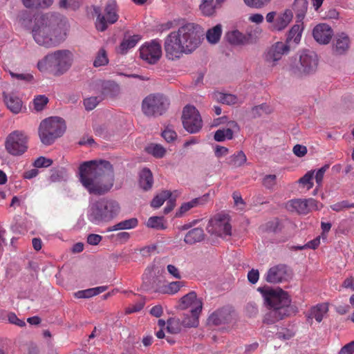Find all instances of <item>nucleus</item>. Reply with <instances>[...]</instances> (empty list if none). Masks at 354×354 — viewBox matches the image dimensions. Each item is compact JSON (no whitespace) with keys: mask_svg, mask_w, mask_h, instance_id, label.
<instances>
[{"mask_svg":"<svg viewBox=\"0 0 354 354\" xmlns=\"http://www.w3.org/2000/svg\"><path fill=\"white\" fill-rule=\"evenodd\" d=\"M79 180L90 194L105 195L115 183L113 167L104 160L84 162L79 167Z\"/></svg>","mask_w":354,"mask_h":354,"instance_id":"1","label":"nucleus"},{"mask_svg":"<svg viewBox=\"0 0 354 354\" xmlns=\"http://www.w3.org/2000/svg\"><path fill=\"white\" fill-rule=\"evenodd\" d=\"M198 26L192 23L180 26L177 31L170 32L165 39L164 49L166 57L177 60L183 54L193 52L200 44Z\"/></svg>","mask_w":354,"mask_h":354,"instance_id":"2","label":"nucleus"},{"mask_svg":"<svg viewBox=\"0 0 354 354\" xmlns=\"http://www.w3.org/2000/svg\"><path fill=\"white\" fill-rule=\"evenodd\" d=\"M34 41L46 48L59 46L64 40L59 15L55 13H46L37 15L31 28Z\"/></svg>","mask_w":354,"mask_h":354,"instance_id":"3","label":"nucleus"},{"mask_svg":"<svg viewBox=\"0 0 354 354\" xmlns=\"http://www.w3.org/2000/svg\"><path fill=\"white\" fill-rule=\"evenodd\" d=\"M258 291L262 294L265 303L269 307V311L264 316V323L274 324L298 311L296 306L291 305L288 294L281 288L259 287Z\"/></svg>","mask_w":354,"mask_h":354,"instance_id":"4","label":"nucleus"},{"mask_svg":"<svg viewBox=\"0 0 354 354\" xmlns=\"http://www.w3.org/2000/svg\"><path fill=\"white\" fill-rule=\"evenodd\" d=\"M73 62V54L66 49L57 50L48 53L37 62L41 72H49L55 76L66 73Z\"/></svg>","mask_w":354,"mask_h":354,"instance_id":"5","label":"nucleus"},{"mask_svg":"<svg viewBox=\"0 0 354 354\" xmlns=\"http://www.w3.org/2000/svg\"><path fill=\"white\" fill-rule=\"evenodd\" d=\"M120 211V205L117 201L102 198L89 205L87 218L91 223L99 225L110 222L119 214Z\"/></svg>","mask_w":354,"mask_h":354,"instance_id":"6","label":"nucleus"},{"mask_svg":"<svg viewBox=\"0 0 354 354\" xmlns=\"http://www.w3.org/2000/svg\"><path fill=\"white\" fill-rule=\"evenodd\" d=\"M66 130L64 120L59 117H50L42 120L39 127V136L45 145H52Z\"/></svg>","mask_w":354,"mask_h":354,"instance_id":"7","label":"nucleus"},{"mask_svg":"<svg viewBox=\"0 0 354 354\" xmlns=\"http://www.w3.org/2000/svg\"><path fill=\"white\" fill-rule=\"evenodd\" d=\"M169 106V99L160 93H152L145 97L142 102V111L147 117H158L163 115Z\"/></svg>","mask_w":354,"mask_h":354,"instance_id":"8","label":"nucleus"},{"mask_svg":"<svg viewBox=\"0 0 354 354\" xmlns=\"http://www.w3.org/2000/svg\"><path fill=\"white\" fill-rule=\"evenodd\" d=\"M318 57L317 54L309 50L301 51L291 64L292 71L297 75L311 74L317 70Z\"/></svg>","mask_w":354,"mask_h":354,"instance_id":"9","label":"nucleus"},{"mask_svg":"<svg viewBox=\"0 0 354 354\" xmlns=\"http://www.w3.org/2000/svg\"><path fill=\"white\" fill-rule=\"evenodd\" d=\"M95 12L97 14L95 27L101 32L106 30L109 25L115 24L119 18L118 8L115 0H109L106 3L103 13L98 12L97 9H95Z\"/></svg>","mask_w":354,"mask_h":354,"instance_id":"10","label":"nucleus"},{"mask_svg":"<svg viewBox=\"0 0 354 354\" xmlns=\"http://www.w3.org/2000/svg\"><path fill=\"white\" fill-rule=\"evenodd\" d=\"M28 136L23 131H14L6 138L5 147L8 153L12 156H21L28 149Z\"/></svg>","mask_w":354,"mask_h":354,"instance_id":"11","label":"nucleus"},{"mask_svg":"<svg viewBox=\"0 0 354 354\" xmlns=\"http://www.w3.org/2000/svg\"><path fill=\"white\" fill-rule=\"evenodd\" d=\"M206 230L208 233L216 236L222 237L230 236L232 227L229 216L223 214L215 215L209 221Z\"/></svg>","mask_w":354,"mask_h":354,"instance_id":"12","label":"nucleus"},{"mask_svg":"<svg viewBox=\"0 0 354 354\" xmlns=\"http://www.w3.org/2000/svg\"><path fill=\"white\" fill-rule=\"evenodd\" d=\"M290 51L288 42L277 41L268 47L263 54L264 62L270 66H274L282 57L288 55Z\"/></svg>","mask_w":354,"mask_h":354,"instance_id":"13","label":"nucleus"},{"mask_svg":"<svg viewBox=\"0 0 354 354\" xmlns=\"http://www.w3.org/2000/svg\"><path fill=\"white\" fill-rule=\"evenodd\" d=\"M184 128L190 133H196L202 127V119L198 110L193 106H186L182 115Z\"/></svg>","mask_w":354,"mask_h":354,"instance_id":"14","label":"nucleus"},{"mask_svg":"<svg viewBox=\"0 0 354 354\" xmlns=\"http://www.w3.org/2000/svg\"><path fill=\"white\" fill-rule=\"evenodd\" d=\"M140 56L150 64H156L162 56L160 44L156 40L145 43L140 48Z\"/></svg>","mask_w":354,"mask_h":354,"instance_id":"15","label":"nucleus"},{"mask_svg":"<svg viewBox=\"0 0 354 354\" xmlns=\"http://www.w3.org/2000/svg\"><path fill=\"white\" fill-rule=\"evenodd\" d=\"M291 277L290 270L284 264L270 268L265 274V279L270 283H277L288 280Z\"/></svg>","mask_w":354,"mask_h":354,"instance_id":"16","label":"nucleus"},{"mask_svg":"<svg viewBox=\"0 0 354 354\" xmlns=\"http://www.w3.org/2000/svg\"><path fill=\"white\" fill-rule=\"evenodd\" d=\"M316 201L309 199H292L286 205V209L291 212H296L299 214H306L310 209L315 206Z\"/></svg>","mask_w":354,"mask_h":354,"instance_id":"17","label":"nucleus"},{"mask_svg":"<svg viewBox=\"0 0 354 354\" xmlns=\"http://www.w3.org/2000/svg\"><path fill=\"white\" fill-rule=\"evenodd\" d=\"M155 268V266H149L145 271L142 277V288L146 290L159 291L161 281L156 275Z\"/></svg>","mask_w":354,"mask_h":354,"instance_id":"18","label":"nucleus"},{"mask_svg":"<svg viewBox=\"0 0 354 354\" xmlns=\"http://www.w3.org/2000/svg\"><path fill=\"white\" fill-rule=\"evenodd\" d=\"M180 307L181 309H187L190 308V311L201 313L203 308V301L201 299L197 297L196 293L195 292L192 291L181 298Z\"/></svg>","mask_w":354,"mask_h":354,"instance_id":"19","label":"nucleus"},{"mask_svg":"<svg viewBox=\"0 0 354 354\" xmlns=\"http://www.w3.org/2000/svg\"><path fill=\"white\" fill-rule=\"evenodd\" d=\"M313 35L318 43L327 44L330 42L333 35V31L330 26L326 24H320L314 28Z\"/></svg>","mask_w":354,"mask_h":354,"instance_id":"20","label":"nucleus"},{"mask_svg":"<svg viewBox=\"0 0 354 354\" xmlns=\"http://www.w3.org/2000/svg\"><path fill=\"white\" fill-rule=\"evenodd\" d=\"M231 311L227 308H222L214 312L208 317L209 324L218 326L231 322Z\"/></svg>","mask_w":354,"mask_h":354,"instance_id":"21","label":"nucleus"},{"mask_svg":"<svg viewBox=\"0 0 354 354\" xmlns=\"http://www.w3.org/2000/svg\"><path fill=\"white\" fill-rule=\"evenodd\" d=\"M209 193H207L202 196L194 198L189 202L183 203L178 211L176 212V216L180 217L192 208L205 205L208 203L209 200Z\"/></svg>","mask_w":354,"mask_h":354,"instance_id":"22","label":"nucleus"},{"mask_svg":"<svg viewBox=\"0 0 354 354\" xmlns=\"http://www.w3.org/2000/svg\"><path fill=\"white\" fill-rule=\"evenodd\" d=\"M293 17V12L291 9H286L283 12L277 14V18L270 29L273 31H281L290 23Z\"/></svg>","mask_w":354,"mask_h":354,"instance_id":"23","label":"nucleus"},{"mask_svg":"<svg viewBox=\"0 0 354 354\" xmlns=\"http://www.w3.org/2000/svg\"><path fill=\"white\" fill-rule=\"evenodd\" d=\"M227 128L218 129L214 136V139L217 142H223L225 140H232L234 137V132L239 131V127L235 121H230L227 123Z\"/></svg>","mask_w":354,"mask_h":354,"instance_id":"24","label":"nucleus"},{"mask_svg":"<svg viewBox=\"0 0 354 354\" xmlns=\"http://www.w3.org/2000/svg\"><path fill=\"white\" fill-rule=\"evenodd\" d=\"M350 40L347 35L342 33L336 37L333 42V50L337 55L344 54L349 48Z\"/></svg>","mask_w":354,"mask_h":354,"instance_id":"25","label":"nucleus"},{"mask_svg":"<svg viewBox=\"0 0 354 354\" xmlns=\"http://www.w3.org/2000/svg\"><path fill=\"white\" fill-rule=\"evenodd\" d=\"M5 103L7 107L13 113H18L21 111L22 107V102L17 96L13 93H3Z\"/></svg>","mask_w":354,"mask_h":354,"instance_id":"26","label":"nucleus"},{"mask_svg":"<svg viewBox=\"0 0 354 354\" xmlns=\"http://www.w3.org/2000/svg\"><path fill=\"white\" fill-rule=\"evenodd\" d=\"M153 183V175L148 168H144L140 173L139 185L144 191L151 189Z\"/></svg>","mask_w":354,"mask_h":354,"instance_id":"27","label":"nucleus"},{"mask_svg":"<svg viewBox=\"0 0 354 354\" xmlns=\"http://www.w3.org/2000/svg\"><path fill=\"white\" fill-rule=\"evenodd\" d=\"M328 311V306L327 304H317L311 308L308 318L310 319L315 318L317 322H321Z\"/></svg>","mask_w":354,"mask_h":354,"instance_id":"28","label":"nucleus"},{"mask_svg":"<svg viewBox=\"0 0 354 354\" xmlns=\"http://www.w3.org/2000/svg\"><path fill=\"white\" fill-rule=\"evenodd\" d=\"M205 238L203 230L200 227L189 230L185 235L184 241L186 243L193 245L202 241Z\"/></svg>","mask_w":354,"mask_h":354,"instance_id":"29","label":"nucleus"},{"mask_svg":"<svg viewBox=\"0 0 354 354\" xmlns=\"http://www.w3.org/2000/svg\"><path fill=\"white\" fill-rule=\"evenodd\" d=\"M247 161L245 154L243 151H239L233 155L229 156L225 162L232 168H238L243 166Z\"/></svg>","mask_w":354,"mask_h":354,"instance_id":"30","label":"nucleus"},{"mask_svg":"<svg viewBox=\"0 0 354 354\" xmlns=\"http://www.w3.org/2000/svg\"><path fill=\"white\" fill-rule=\"evenodd\" d=\"M308 8L306 0H295L292 6V11H294L297 18V22H301L304 19Z\"/></svg>","mask_w":354,"mask_h":354,"instance_id":"31","label":"nucleus"},{"mask_svg":"<svg viewBox=\"0 0 354 354\" xmlns=\"http://www.w3.org/2000/svg\"><path fill=\"white\" fill-rule=\"evenodd\" d=\"M138 225V221L136 218L122 221L108 229L109 232L122 230H131L136 227Z\"/></svg>","mask_w":354,"mask_h":354,"instance_id":"32","label":"nucleus"},{"mask_svg":"<svg viewBox=\"0 0 354 354\" xmlns=\"http://www.w3.org/2000/svg\"><path fill=\"white\" fill-rule=\"evenodd\" d=\"M226 39L230 44L234 45H245L246 40L245 34L238 30H234L228 32L225 35Z\"/></svg>","mask_w":354,"mask_h":354,"instance_id":"33","label":"nucleus"},{"mask_svg":"<svg viewBox=\"0 0 354 354\" xmlns=\"http://www.w3.org/2000/svg\"><path fill=\"white\" fill-rule=\"evenodd\" d=\"M140 39V37L138 35L124 39L118 47V52L121 54H125L129 49L133 48Z\"/></svg>","mask_w":354,"mask_h":354,"instance_id":"34","label":"nucleus"},{"mask_svg":"<svg viewBox=\"0 0 354 354\" xmlns=\"http://www.w3.org/2000/svg\"><path fill=\"white\" fill-rule=\"evenodd\" d=\"M201 313H195L190 311L189 314H184L183 318L181 320V324L183 326L191 328L197 327L198 325V317Z\"/></svg>","mask_w":354,"mask_h":354,"instance_id":"35","label":"nucleus"},{"mask_svg":"<svg viewBox=\"0 0 354 354\" xmlns=\"http://www.w3.org/2000/svg\"><path fill=\"white\" fill-rule=\"evenodd\" d=\"M262 32V29L258 26L248 28L245 34L246 44L256 43L261 35Z\"/></svg>","mask_w":354,"mask_h":354,"instance_id":"36","label":"nucleus"},{"mask_svg":"<svg viewBox=\"0 0 354 354\" xmlns=\"http://www.w3.org/2000/svg\"><path fill=\"white\" fill-rule=\"evenodd\" d=\"M222 34V26L217 24L212 28H209L206 33V38L211 44H216Z\"/></svg>","mask_w":354,"mask_h":354,"instance_id":"37","label":"nucleus"},{"mask_svg":"<svg viewBox=\"0 0 354 354\" xmlns=\"http://www.w3.org/2000/svg\"><path fill=\"white\" fill-rule=\"evenodd\" d=\"M214 96L216 101L227 105H233L238 102V97L232 94L216 92Z\"/></svg>","mask_w":354,"mask_h":354,"instance_id":"38","label":"nucleus"},{"mask_svg":"<svg viewBox=\"0 0 354 354\" xmlns=\"http://www.w3.org/2000/svg\"><path fill=\"white\" fill-rule=\"evenodd\" d=\"M302 32V28L299 24L294 25L289 30L286 40L284 42H289L294 41L296 44H298L301 39Z\"/></svg>","mask_w":354,"mask_h":354,"instance_id":"39","label":"nucleus"},{"mask_svg":"<svg viewBox=\"0 0 354 354\" xmlns=\"http://www.w3.org/2000/svg\"><path fill=\"white\" fill-rule=\"evenodd\" d=\"M102 93L106 95H115L119 93L120 86L113 81H106L102 83Z\"/></svg>","mask_w":354,"mask_h":354,"instance_id":"40","label":"nucleus"},{"mask_svg":"<svg viewBox=\"0 0 354 354\" xmlns=\"http://www.w3.org/2000/svg\"><path fill=\"white\" fill-rule=\"evenodd\" d=\"M171 192L168 190H164L157 194L151 201V205L154 208L160 207L167 199H169Z\"/></svg>","mask_w":354,"mask_h":354,"instance_id":"41","label":"nucleus"},{"mask_svg":"<svg viewBox=\"0 0 354 354\" xmlns=\"http://www.w3.org/2000/svg\"><path fill=\"white\" fill-rule=\"evenodd\" d=\"M23 4L26 8H48L50 6L53 0H22Z\"/></svg>","mask_w":354,"mask_h":354,"instance_id":"42","label":"nucleus"},{"mask_svg":"<svg viewBox=\"0 0 354 354\" xmlns=\"http://www.w3.org/2000/svg\"><path fill=\"white\" fill-rule=\"evenodd\" d=\"M199 8L203 15L205 16H212L216 12L214 0H203Z\"/></svg>","mask_w":354,"mask_h":354,"instance_id":"43","label":"nucleus"},{"mask_svg":"<svg viewBox=\"0 0 354 354\" xmlns=\"http://www.w3.org/2000/svg\"><path fill=\"white\" fill-rule=\"evenodd\" d=\"M146 149L149 153L156 158H162L166 153V149L158 144H151Z\"/></svg>","mask_w":354,"mask_h":354,"instance_id":"44","label":"nucleus"},{"mask_svg":"<svg viewBox=\"0 0 354 354\" xmlns=\"http://www.w3.org/2000/svg\"><path fill=\"white\" fill-rule=\"evenodd\" d=\"M167 331L171 334H177L181 330V321L176 318H169L167 320Z\"/></svg>","mask_w":354,"mask_h":354,"instance_id":"45","label":"nucleus"},{"mask_svg":"<svg viewBox=\"0 0 354 354\" xmlns=\"http://www.w3.org/2000/svg\"><path fill=\"white\" fill-rule=\"evenodd\" d=\"M109 63V59L107 57L106 52L104 49L101 48L93 62V66L95 67H100L102 66H105Z\"/></svg>","mask_w":354,"mask_h":354,"instance_id":"46","label":"nucleus"},{"mask_svg":"<svg viewBox=\"0 0 354 354\" xmlns=\"http://www.w3.org/2000/svg\"><path fill=\"white\" fill-rule=\"evenodd\" d=\"M271 112L270 106L263 103L258 106H254L251 110V115L253 118L261 116L263 113L268 114Z\"/></svg>","mask_w":354,"mask_h":354,"instance_id":"47","label":"nucleus"},{"mask_svg":"<svg viewBox=\"0 0 354 354\" xmlns=\"http://www.w3.org/2000/svg\"><path fill=\"white\" fill-rule=\"evenodd\" d=\"M147 226L148 227L154 228L156 230L164 229L165 226L162 223V217H160V216L150 217L147 222Z\"/></svg>","mask_w":354,"mask_h":354,"instance_id":"48","label":"nucleus"},{"mask_svg":"<svg viewBox=\"0 0 354 354\" xmlns=\"http://www.w3.org/2000/svg\"><path fill=\"white\" fill-rule=\"evenodd\" d=\"M183 286V282L182 281H173L169 283L167 286H165L162 292L167 294H175L176 293L180 288Z\"/></svg>","mask_w":354,"mask_h":354,"instance_id":"49","label":"nucleus"},{"mask_svg":"<svg viewBox=\"0 0 354 354\" xmlns=\"http://www.w3.org/2000/svg\"><path fill=\"white\" fill-rule=\"evenodd\" d=\"M48 102V99L45 95H38L33 100L34 109L37 111H41Z\"/></svg>","mask_w":354,"mask_h":354,"instance_id":"50","label":"nucleus"},{"mask_svg":"<svg viewBox=\"0 0 354 354\" xmlns=\"http://www.w3.org/2000/svg\"><path fill=\"white\" fill-rule=\"evenodd\" d=\"M314 171H310L307 172L303 177L299 180V183L302 184L304 186H307V189H310L313 186V178Z\"/></svg>","mask_w":354,"mask_h":354,"instance_id":"51","label":"nucleus"},{"mask_svg":"<svg viewBox=\"0 0 354 354\" xmlns=\"http://www.w3.org/2000/svg\"><path fill=\"white\" fill-rule=\"evenodd\" d=\"M81 0H60L59 7L62 8H71L76 10L80 7Z\"/></svg>","mask_w":354,"mask_h":354,"instance_id":"52","label":"nucleus"},{"mask_svg":"<svg viewBox=\"0 0 354 354\" xmlns=\"http://www.w3.org/2000/svg\"><path fill=\"white\" fill-rule=\"evenodd\" d=\"M277 184V176L274 174L265 176L263 178V186L268 189H272Z\"/></svg>","mask_w":354,"mask_h":354,"instance_id":"53","label":"nucleus"},{"mask_svg":"<svg viewBox=\"0 0 354 354\" xmlns=\"http://www.w3.org/2000/svg\"><path fill=\"white\" fill-rule=\"evenodd\" d=\"M101 99L98 97H91L84 100V105L87 111H91L94 109L96 106L99 104Z\"/></svg>","mask_w":354,"mask_h":354,"instance_id":"54","label":"nucleus"},{"mask_svg":"<svg viewBox=\"0 0 354 354\" xmlns=\"http://www.w3.org/2000/svg\"><path fill=\"white\" fill-rule=\"evenodd\" d=\"M65 175V171L64 169H53L51 171V174L50 176V180L51 182H58L60 181Z\"/></svg>","mask_w":354,"mask_h":354,"instance_id":"55","label":"nucleus"},{"mask_svg":"<svg viewBox=\"0 0 354 354\" xmlns=\"http://www.w3.org/2000/svg\"><path fill=\"white\" fill-rule=\"evenodd\" d=\"M245 3L255 8H261L270 1V0H243Z\"/></svg>","mask_w":354,"mask_h":354,"instance_id":"56","label":"nucleus"},{"mask_svg":"<svg viewBox=\"0 0 354 354\" xmlns=\"http://www.w3.org/2000/svg\"><path fill=\"white\" fill-rule=\"evenodd\" d=\"M53 163V160L49 158H46L43 156L38 158L34 162V166L35 167H48L50 166Z\"/></svg>","mask_w":354,"mask_h":354,"instance_id":"57","label":"nucleus"},{"mask_svg":"<svg viewBox=\"0 0 354 354\" xmlns=\"http://www.w3.org/2000/svg\"><path fill=\"white\" fill-rule=\"evenodd\" d=\"M8 319L10 324H15L19 327H24L26 326V322L24 320L19 319L14 313H8Z\"/></svg>","mask_w":354,"mask_h":354,"instance_id":"58","label":"nucleus"},{"mask_svg":"<svg viewBox=\"0 0 354 354\" xmlns=\"http://www.w3.org/2000/svg\"><path fill=\"white\" fill-rule=\"evenodd\" d=\"M10 75L12 78H16L19 80H22L25 82H30L33 79V76L28 73H16L10 71Z\"/></svg>","mask_w":354,"mask_h":354,"instance_id":"59","label":"nucleus"},{"mask_svg":"<svg viewBox=\"0 0 354 354\" xmlns=\"http://www.w3.org/2000/svg\"><path fill=\"white\" fill-rule=\"evenodd\" d=\"M92 291L93 290H91V288H88V289L83 290H79V291L75 292L74 295L76 298H78V299H82V298L88 299V298H90L93 296Z\"/></svg>","mask_w":354,"mask_h":354,"instance_id":"60","label":"nucleus"},{"mask_svg":"<svg viewBox=\"0 0 354 354\" xmlns=\"http://www.w3.org/2000/svg\"><path fill=\"white\" fill-rule=\"evenodd\" d=\"M162 137L165 138V140L167 142H171L174 140L176 138V133L169 129H166L162 133Z\"/></svg>","mask_w":354,"mask_h":354,"instance_id":"61","label":"nucleus"},{"mask_svg":"<svg viewBox=\"0 0 354 354\" xmlns=\"http://www.w3.org/2000/svg\"><path fill=\"white\" fill-rule=\"evenodd\" d=\"M259 278V272L258 270L252 269L248 273V281L252 283L255 284Z\"/></svg>","mask_w":354,"mask_h":354,"instance_id":"62","label":"nucleus"},{"mask_svg":"<svg viewBox=\"0 0 354 354\" xmlns=\"http://www.w3.org/2000/svg\"><path fill=\"white\" fill-rule=\"evenodd\" d=\"M293 153L297 156V157H303L307 153V148L306 147L301 145H296L293 147Z\"/></svg>","mask_w":354,"mask_h":354,"instance_id":"63","label":"nucleus"},{"mask_svg":"<svg viewBox=\"0 0 354 354\" xmlns=\"http://www.w3.org/2000/svg\"><path fill=\"white\" fill-rule=\"evenodd\" d=\"M354 353V341L344 346L338 354H353Z\"/></svg>","mask_w":354,"mask_h":354,"instance_id":"64","label":"nucleus"}]
</instances>
